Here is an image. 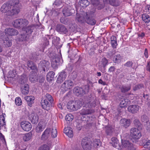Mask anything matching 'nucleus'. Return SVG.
Returning a JSON list of instances; mask_svg holds the SVG:
<instances>
[{"mask_svg": "<svg viewBox=\"0 0 150 150\" xmlns=\"http://www.w3.org/2000/svg\"><path fill=\"white\" fill-rule=\"evenodd\" d=\"M20 6L18 0H13L3 4L0 10L3 13H6L8 15H13L19 12Z\"/></svg>", "mask_w": 150, "mask_h": 150, "instance_id": "1", "label": "nucleus"}, {"mask_svg": "<svg viewBox=\"0 0 150 150\" xmlns=\"http://www.w3.org/2000/svg\"><path fill=\"white\" fill-rule=\"evenodd\" d=\"M28 21L25 19H19L14 20L13 24L16 28H22L23 30L28 24Z\"/></svg>", "mask_w": 150, "mask_h": 150, "instance_id": "2", "label": "nucleus"}, {"mask_svg": "<svg viewBox=\"0 0 150 150\" xmlns=\"http://www.w3.org/2000/svg\"><path fill=\"white\" fill-rule=\"evenodd\" d=\"M38 70L32 71L30 72L29 76V79L31 82L35 83L38 81H39L40 82L43 81L44 79L42 76L41 77L40 80H38Z\"/></svg>", "mask_w": 150, "mask_h": 150, "instance_id": "3", "label": "nucleus"}, {"mask_svg": "<svg viewBox=\"0 0 150 150\" xmlns=\"http://www.w3.org/2000/svg\"><path fill=\"white\" fill-rule=\"evenodd\" d=\"M82 104L80 101H70L67 104V108L71 110H76L80 108Z\"/></svg>", "mask_w": 150, "mask_h": 150, "instance_id": "4", "label": "nucleus"}, {"mask_svg": "<svg viewBox=\"0 0 150 150\" xmlns=\"http://www.w3.org/2000/svg\"><path fill=\"white\" fill-rule=\"evenodd\" d=\"M84 88V90L82 88L79 87H75L74 89V93L78 96L83 95L88 92L89 88V86L88 85L85 86Z\"/></svg>", "mask_w": 150, "mask_h": 150, "instance_id": "5", "label": "nucleus"}, {"mask_svg": "<svg viewBox=\"0 0 150 150\" xmlns=\"http://www.w3.org/2000/svg\"><path fill=\"white\" fill-rule=\"evenodd\" d=\"M130 134L131 137L134 139H138L142 136L140 131L136 128H131L130 130Z\"/></svg>", "mask_w": 150, "mask_h": 150, "instance_id": "6", "label": "nucleus"}, {"mask_svg": "<svg viewBox=\"0 0 150 150\" xmlns=\"http://www.w3.org/2000/svg\"><path fill=\"white\" fill-rule=\"evenodd\" d=\"M91 141L89 139L86 138H84L82 140V146L84 150H89L91 147Z\"/></svg>", "mask_w": 150, "mask_h": 150, "instance_id": "7", "label": "nucleus"}, {"mask_svg": "<svg viewBox=\"0 0 150 150\" xmlns=\"http://www.w3.org/2000/svg\"><path fill=\"white\" fill-rule=\"evenodd\" d=\"M50 63L48 61L43 60L41 61L38 64L39 67L41 70L43 71L44 72L47 71L49 69Z\"/></svg>", "mask_w": 150, "mask_h": 150, "instance_id": "8", "label": "nucleus"}, {"mask_svg": "<svg viewBox=\"0 0 150 150\" xmlns=\"http://www.w3.org/2000/svg\"><path fill=\"white\" fill-rule=\"evenodd\" d=\"M122 147L128 150H134L135 149L133 144L128 140H122Z\"/></svg>", "mask_w": 150, "mask_h": 150, "instance_id": "9", "label": "nucleus"}, {"mask_svg": "<svg viewBox=\"0 0 150 150\" xmlns=\"http://www.w3.org/2000/svg\"><path fill=\"white\" fill-rule=\"evenodd\" d=\"M74 86L73 81L71 80L65 81L62 85L61 88L65 91L71 88Z\"/></svg>", "mask_w": 150, "mask_h": 150, "instance_id": "10", "label": "nucleus"}, {"mask_svg": "<svg viewBox=\"0 0 150 150\" xmlns=\"http://www.w3.org/2000/svg\"><path fill=\"white\" fill-rule=\"evenodd\" d=\"M5 33H2L0 35V38L3 40L4 44L6 46L9 47L12 45L11 40H9L7 35H5Z\"/></svg>", "mask_w": 150, "mask_h": 150, "instance_id": "11", "label": "nucleus"}, {"mask_svg": "<svg viewBox=\"0 0 150 150\" xmlns=\"http://www.w3.org/2000/svg\"><path fill=\"white\" fill-rule=\"evenodd\" d=\"M63 13L65 16H70L75 12L74 10L70 6H69L65 7L63 10Z\"/></svg>", "mask_w": 150, "mask_h": 150, "instance_id": "12", "label": "nucleus"}, {"mask_svg": "<svg viewBox=\"0 0 150 150\" xmlns=\"http://www.w3.org/2000/svg\"><path fill=\"white\" fill-rule=\"evenodd\" d=\"M21 126L23 129L26 131H29L32 128L31 124L27 121H23L21 123Z\"/></svg>", "mask_w": 150, "mask_h": 150, "instance_id": "13", "label": "nucleus"}, {"mask_svg": "<svg viewBox=\"0 0 150 150\" xmlns=\"http://www.w3.org/2000/svg\"><path fill=\"white\" fill-rule=\"evenodd\" d=\"M108 61L104 57L98 63V67L100 70L101 71L103 70H105V67L108 65Z\"/></svg>", "mask_w": 150, "mask_h": 150, "instance_id": "14", "label": "nucleus"}, {"mask_svg": "<svg viewBox=\"0 0 150 150\" xmlns=\"http://www.w3.org/2000/svg\"><path fill=\"white\" fill-rule=\"evenodd\" d=\"M56 30L61 34H65L68 31L65 26L62 25H57L56 26Z\"/></svg>", "mask_w": 150, "mask_h": 150, "instance_id": "15", "label": "nucleus"}, {"mask_svg": "<svg viewBox=\"0 0 150 150\" xmlns=\"http://www.w3.org/2000/svg\"><path fill=\"white\" fill-rule=\"evenodd\" d=\"M140 107L136 105H132L129 106L127 108L128 111L132 113H137L139 110Z\"/></svg>", "mask_w": 150, "mask_h": 150, "instance_id": "16", "label": "nucleus"}, {"mask_svg": "<svg viewBox=\"0 0 150 150\" xmlns=\"http://www.w3.org/2000/svg\"><path fill=\"white\" fill-rule=\"evenodd\" d=\"M67 77V73L64 71H62L59 74L57 80L58 83H62L66 79Z\"/></svg>", "mask_w": 150, "mask_h": 150, "instance_id": "17", "label": "nucleus"}, {"mask_svg": "<svg viewBox=\"0 0 150 150\" xmlns=\"http://www.w3.org/2000/svg\"><path fill=\"white\" fill-rule=\"evenodd\" d=\"M5 32L3 33H5V35H6V34L10 35H16L18 33V32L16 30L11 28L6 29L5 30Z\"/></svg>", "mask_w": 150, "mask_h": 150, "instance_id": "18", "label": "nucleus"}, {"mask_svg": "<svg viewBox=\"0 0 150 150\" xmlns=\"http://www.w3.org/2000/svg\"><path fill=\"white\" fill-rule=\"evenodd\" d=\"M104 4L109 2L112 6H117L120 4V2L119 0H103Z\"/></svg>", "mask_w": 150, "mask_h": 150, "instance_id": "19", "label": "nucleus"}, {"mask_svg": "<svg viewBox=\"0 0 150 150\" xmlns=\"http://www.w3.org/2000/svg\"><path fill=\"white\" fill-rule=\"evenodd\" d=\"M51 132V129L50 128H47L43 133L41 136V139L45 140L48 139L50 136Z\"/></svg>", "mask_w": 150, "mask_h": 150, "instance_id": "20", "label": "nucleus"}, {"mask_svg": "<svg viewBox=\"0 0 150 150\" xmlns=\"http://www.w3.org/2000/svg\"><path fill=\"white\" fill-rule=\"evenodd\" d=\"M29 117L33 123H37L38 122L39 118L38 115L36 113H32L29 115Z\"/></svg>", "mask_w": 150, "mask_h": 150, "instance_id": "21", "label": "nucleus"}, {"mask_svg": "<svg viewBox=\"0 0 150 150\" xmlns=\"http://www.w3.org/2000/svg\"><path fill=\"white\" fill-rule=\"evenodd\" d=\"M123 59V57L120 54H115L112 60L114 63L118 64L120 63Z\"/></svg>", "mask_w": 150, "mask_h": 150, "instance_id": "22", "label": "nucleus"}, {"mask_svg": "<svg viewBox=\"0 0 150 150\" xmlns=\"http://www.w3.org/2000/svg\"><path fill=\"white\" fill-rule=\"evenodd\" d=\"M60 59L58 57H55L52 59L51 61V66L54 69L57 68L59 64Z\"/></svg>", "mask_w": 150, "mask_h": 150, "instance_id": "23", "label": "nucleus"}, {"mask_svg": "<svg viewBox=\"0 0 150 150\" xmlns=\"http://www.w3.org/2000/svg\"><path fill=\"white\" fill-rule=\"evenodd\" d=\"M35 97L33 96H26L25 97V100L27 102V104L30 107L32 106V104L34 103Z\"/></svg>", "mask_w": 150, "mask_h": 150, "instance_id": "24", "label": "nucleus"}, {"mask_svg": "<svg viewBox=\"0 0 150 150\" xmlns=\"http://www.w3.org/2000/svg\"><path fill=\"white\" fill-rule=\"evenodd\" d=\"M120 123L121 125L127 128L130 125V120L125 118L122 119L120 120Z\"/></svg>", "mask_w": 150, "mask_h": 150, "instance_id": "25", "label": "nucleus"}, {"mask_svg": "<svg viewBox=\"0 0 150 150\" xmlns=\"http://www.w3.org/2000/svg\"><path fill=\"white\" fill-rule=\"evenodd\" d=\"M86 22L88 24L92 25H95L96 21L95 20L91 17L90 15L88 13L86 14Z\"/></svg>", "mask_w": 150, "mask_h": 150, "instance_id": "26", "label": "nucleus"}, {"mask_svg": "<svg viewBox=\"0 0 150 150\" xmlns=\"http://www.w3.org/2000/svg\"><path fill=\"white\" fill-rule=\"evenodd\" d=\"M64 132L69 137L71 138L73 137V132L71 128L65 127L64 129Z\"/></svg>", "mask_w": 150, "mask_h": 150, "instance_id": "27", "label": "nucleus"}, {"mask_svg": "<svg viewBox=\"0 0 150 150\" xmlns=\"http://www.w3.org/2000/svg\"><path fill=\"white\" fill-rule=\"evenodd\" d=\"M111 140L112 142L111 144H112V145L113 147L118 149H120L119 144V141L117 138L113 137L111 138Z\"/></svg>", "mask_w": 150, "mask_h": 150, "instance_id": "28", "label": "nucleus"}, {"mask_svg": "<svg viewBox=\"0 0 150 150\" xmlns=\"http://www.w3.org/2000/svg\"><path fill=\"white\" fill-rule=\"evenodd\" d=\"M88 13H86L84 14L83 16H80L79 14H77L76 17V20L79 22L81 23H83L86 21V14Z\"/></svg>", "mask_w": 150, "mask_h": 150, "instance_id": "29", "label": "nucleus"}, {"mask_svg": "<svg viewBox=\"0 0 150 150\" xmlns=\"http://www.w3.org/2000/svg\"><path fill=\"white\" fill-rule=\"evenodd\" d=\"M94 110L91 109H83L80 111V114L82 115H89L94 112Z\"/></svg>", "mask_w": 150, "mask_h": 150, "instance_id": "30", "label": "nucleus"}, {"mask_svg": "<svg viewBox=\"0 0 150 150\" xmlns=\"http://www.w3.org/2000/svg\"><path fill=\"white\" fill-rule=\"evenodd\" d=\"M91 1L93 4L98 6L99 9H102L104 6V4L100 3L98 0H91Z\"/></svg>", "mask_w": 150, "mask_h": 150, "instance_id": "31", "label": "nucleus"}, {"mask_svg": "<svg viewBox=\"0 0 150 150\" xmlns=\"http://www.w3.org/2000/svg\"><path fill=\"white\" fill-rule=\"evenodd\" d=\"M32 137V133L29 132L23 134V139L24 142H28L31 139Z\"/></svg>", "mask_w": 150, "mask_h": 150, "instance_id": "32", "label": "nucleus"}, {"mask_svg": "<svg viewBox=\"0 0 150 150\" xmlns=\"http://www.w3.org/2000/svg\"><path fill=\"white\" fill-rule=\"evenodd\" d=\"M111 44L112 47L113 48H115L116 47L117 45V38L115 36H112L111 37Z\"/></svg>", "mask_w": 150, "mask_h": 150, "instance_id": "33", "label": "nucleus"}, {"mask_svg": "<svg viewBox=\"0 0 150 150\" xmlns=\"http://www.w3.org/2000/svg\"><path fill=\"white\" fill-rule=\"evenodd\" d=\"M34 29V27L32 25H28L25 27L24 29H23L25 31L27 35L31 34L33 32Z\"/></svg>", "mask_w": 150, "mask_h": 150, "instance_id": "34", "label": "nucleus"}, {"mask_svg": "<svg viewBox=\"0 0 150 150\" xmlns=\"http://www.w3.org/2000/svg\"><path fill=\"white\" fill-rule=\"evenodd\" d=\"M42 106L44 109L47 110L50 106V103L46 100H42L41 102Z\"/></svg>", "mask_w": 150, "mask_h": 150, "instance_id": "35", "label": "nucleus"}, {"mask_svg": "<svg viewBox=\"0 0 150 150\" xmlns=\"http://www.w3.org/2000/svg\"><path fill=\"white\" fill-rule=\"evenodd\" d=\"M21 92L25 95L29 93V86L27 84H25L23 88H21Z\"/></svg>", "mask_w": 150, "mask_h": 150, "instance_id": "36", "label": "nucleus"}, {"mask_svg": "<svg viewBox=\"0 0 150 150\" xmlns=\"http://www.w3.org/2000/svg\"><path fill=\"white\" fill-rule=\"evenodd\" d=\"M142 18V20L145 23H148L150 21V16L147 13L143 14Z\"/></svg>", "mask_w": 150, "mask_h": 150, "instance_id": "37", "label": "nucleus"}, {"mask_svg": "<svg viewBox=\"0 0 150 150\" xmlns=\"http://www.w3.org/2000/svg\"><path fill=\"white\" fill-rule=\"evenodd\" d=\"M79 4L83 7H85L89 4V2L87 0H81L79 2Z\"/></svg>", "mask_w": 150, "mask_h": 150, "instance_id": "38", "label": "nucleus"}, {"mask_svg": "<svg viewBox=\"0 0 150 150\" xmlns=\"http://www.w3.org/2000/svg\"><path fill=\"white\" fill-rule=\"evenodd\" d=\"M27 64L28 67L30 68L33 71L37 70L36 66L33 63L30 61H28Z\"/></svg>", "mask_w": 150, "mask_h": 150, "instance_id": "39", "label": "nucleus"}, {"mask_svg": "<svg viewBox=\"0 0 150 150\" xmlns=\"http://www.w3.org/2000/svg\"><path fill=\"white\" fill-rule=\"evenodd\" d=\"M55 73L52 71L49 72L47 75V79L48 81H52L54 77Z\"/></svg>", "mask_w": 150, "mask_h": 150, "instance_id": "40", "label": "nucleus"}, {"mask_svg": "<svg viewBox=\"0 0 150 150\" xmlns=\"http://www.w3.org/2000/svg\"><path fill=\"white\" fill-rule=\"evenodd\" d=\"M131 88V85H129L127 86H123L121 88L120 90L122 93H125L130 90Z\"/></svg>", "mask_w": 150, "mask_h": 150, "instance_id": "41", "label": "nucleus"}, {"mask_svg": "<svg viewBox=\"0 0 150 150\" xmlns=\"http://www.w3.org/2000/svg\"><path fill=\"white\" fill-rule=\"evenodd\" d=\"M44 128L41 124L39 123L36 127V130L37 132H40L43 130Z\"/></svg>", "mask_w": 150, "mask_h": 150, "instance_id": "42", "label": "nucleus"}, {"mask_svg": "<svg viewBox=\"0 0 150 150\" xmlns=\"http://www.w3.org/2000/svg\"><path fill=\"white\" fill-rule=\"evenodd\" d=\"M93 145L94 146L96 147H97L98 146H100L101 142L100 140L97 139H93Z\"/></svg>", "mask_w": 150, "mask_h": 150, "instance_id": "43", "label": "nucleus"}, {"mask_svg": "<svg viewBox=\"0 0 150 150\" xmlns=\"http://www.w3.org/2000/svg\"><path fill=\"white\" fill-rule=\"evenodd\" d=\"M105 131L108 135H110L112 132V129L110 127H107L105 128Z\"/></svg>", "mask_w": 150, "mask_h": 150, "instance_id": "44", "label": "nucleus"}, {"mask_svg": "<svg viewBox=\"0 0 150 150\" xmlns=\"http://www.w3.org/2000/svg\"><path fill=\"white\" fill-rule=\"evenodd\" d=\"M51 134L52 137H56L57 135V131L56 129L54 128H53L52 129Z\"/></svg>", "mask_w": 150, "mask_h": 150, "instance_id": "45", "label": "nucleus"}, {"mask_svg": "<svg viewBox=\"0 0 150 150\" xmlns=\"http://www.w3.org/2000/svg\"><path fill=\"white\" fill-rule=\"evenodd\" d=\"M73 116L71 114H68L65 117V119L67 121H72L73 119Z\"/></svg>", "mask_w": 150, "mask_h": 150, "instance_id": "46", "label": "nucleus"}, {"mask_svg": "<svg viewBox=\"0 0 150 150\" xmlns=\"http://www.w3.org/2000/svg\"><path fill=\"white\" fill-rule=\"evenodd\" d=\"M127 103L125 99L122 100L120 102V106L121 108H124L126 106Z\"/></svg>", "mask_w": 150, "mask_h": 150, "instance_id": "47", "label": "nucleus"}, {"mask_svg": "<svg viewBox=\"0 0 150 150\" xmlns=\"http://www.w3.org/2000/svg\"><path fill=\"white\" fill-rule=\"evenodd\" d=\"M15 103L16 104L18 105H20L21 104L22 101L19 97L16 98L15 100Z\"/></svg>", "mask_w": 150, "mask_h": 150, "instance_id": "48", "label": "nucleus"}, {"mask_svg": "<svg viewBox=\"0 0 150 150\" xmlns=\"http://www.w3.org/2000/svg\"><path fill=\"white\" fill-rule=\"evenodd\" d=\"M142 120L143 122H147L149 120V119L148 116L146 115H144L142 116Z\"/></svg>", "mask_w": 150, "mask_h": 150, "instance_id": "49", "label": "nucleus"}, {"mask_svg": "<svg viewBox=\"0 0 150 150\" xmlns=\"http://www.w3.org/2000/svg\"><path fill=\"white\" fill-rule=\"evenodd\" d=\"M0 123L1 125H4L5 124V118L3 115L0 116Z\"/></svg>", "mask_w": 150, "mask_h": 150, "instance_id": "50", "label": "nucleus"}, {"mask_svg": "<svg viewBox=\"0 0 150 150\" xmlns=\"http://www.w3.org/2000/svg\"><path fill=\"white\" fill-rule=\"evenodd\" d=\"M45 97L50 102H53V99L52 96L49 94H47L46 95Z\"/></svg>", "mask_w": 150, "mask_h": 150, "instance_id": "51", "label": "nucleus"}, {"mask_svg": "<svg viewBox=\"0 0 150 150\" xmlns=\"http://www.w3.org/2000/svg\"><path fill=\"white\" fill-rule=\"evenodd\" d=\"M143 87L142 85L141 84L135 85L133 89L134 91L137 90L142 88Z\"/></svg>", "mask_w": 150, "mask_h": 150, "instance_id": "52", "label": "nucleus"}, {"mask_svg": "<svg viewBox=\"0 0 150 150\" xmlns=\"http://www.w3.org/2000/svg\"><path fill=\"white\" fill-rule=\"evenodd\" d=\"M133 62L132 61H128L124 64V66L128 67H132Z\"/></svg>", "mask_w": 150, "mask_h": 150, "instance_id": "53", "label": "nucleus"}, {"mask_svg": "<svg viewBox=\"0 0 150 150\" xmlns=\"http://www.w3.org/2000/svg\"><path fill=\"white\" fill-rule=\"evenodd\" d=\"M27 37L25 34H21L20 37V40L23 41L27 40Z\"/></svg>", "mask_w": 150, "mask_h": 150, "instance_id": "54", "label": "nucleus"}, {"mask_svg": "<svg viewBox=\"0 0 150 150\" xmlns=\"http://www.w3.org/2000/svg\"><path fill=\"white\" fill-rule=\"evenodd\" d=\"M62 4V0H56L54 3L53 4L54 5L59 6L60 5Z\"/></svg>", "mask_w": 150, "mask_h": 150, "instance_id": "55", "label": "nucleus"}, {"mask_svg": "<svg viewBox=\"0 0 150 150\" xmlns=\"http://www.w3.org/2000/svg\"><path fill=\"white\" fill-rule=\"evenodd\" d=\"M49 147L46 145H43L40 147L39 150H49Z\"/></svg>", "mask_w": 150, "mask_h": 150, "instance_id": "56", "label": "nucleus"}, {"mask_svg": "<svg viewBox=\"0 0 150 150\" xmlns=\"http://www.w3.org/2000/svg\"><path fill=\"white\" fill-rule=\"evenodd\" d=\"M144 146L145 148L150 149V140L146 142Z\"/></svg>", "mask_w": 150, "mask_h": 150, "instance_id": "57", "label": "nucleus"}, {"mask_svg": "<svg viewBox=\"0 0 150 150\" xmlns=\"http://www.w3.org/2000/svg\"><path fill=\"white\" fill-rule=\"evenodd\" d=\"M20 78L21 79V81L24 83L26 82V81L27 80L26 76L25 75H24L23 76H20Z\"/></svg>", "mask_w": 150, "mask_h": 150, "instance_id": "58", "label": "nucleus"}, {"mask_svg": "<svg viewBox=\"0 0 150 150\" xmlns=\"http://www.w3.org/2000/svg\"><path fill=\"white\" fill-rule=\"evenodd\" d=\"M115 70V68L114 66H111L108 69V71L110 73L114 72Z\"/></svg>", "mask_w": 150, "mask_h": 150, "instance_id": "59", "label": "nucleus"}, {"mask_svg": "<svg viewBox=\"0 0 150 150\" xmlns=\"http://www.w3.org/2000/svg\"><path fill=\"white\" fill-rule=\"evenodd\" d=\"M145 11L146 13H150V5H147L145 7Z\"/></svg>", "mask_w": 150, "mask_h": 150, "instance_id": "60", "label": "nucleus"}, {"mask_svg": "<svg viewBox=\"0 0 150 150\" xmlns=\"http://www.w3.org/2000/svg\"><path fill=\"white\" fill-rule=\"evenodd\" d=\"M83 121H84L86 122L90 121V117H88L85 116L84 117L83 116Z\"/></svg>", "mask_w": 150, "mask_h": 150, "instance_id": "61", "label": "nucleus"}, {"mask_svg": "<svg viewBox=\"0 0 150 150\" xmlns=\"http://www.w3.org/2000/svg\"><path fill=\"white\" fill-rule=\"evenodd\" d=\"M98 83L99 84H101L103 86H105L106 85H107L106 83L103 81V80L101 79H100L98 81Z\"/></svg>", "mask_w": 150, "mask_h": 150, "instance_id": "62", "label": "nucleus"}, {"mask_svg": "<svg viewBox=\"0 0 150 150\" xmlns=\"http://www.w3.org/2000/svg\"><path fill=\"white\" fill-rule=\"evenodd\" d=\"M134 123L136 126H139L140 125L139 121L138 119H135L134 120Z\"/></svg>", "mask_w": 150, "mask_h": 150, "instance_id": "63", "label": "nucleus"}, {"mask_svg": "<svg viewBox=\"0 0 150 150\" xmlns=\"http://www.w3.org/2000/svg\"><path fill=\"white\" fill-rule=\"evenodd\" d=\"M146 69L147 71L150 72V61L148 62L146 67Z\"/></svg>", "mask_w": 150, "mask_h": 150, "instance_id": "64", "label": "nucleus"}]
</instances>
